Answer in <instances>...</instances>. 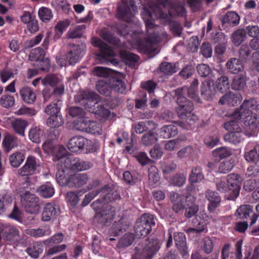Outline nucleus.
<instances>
[{
  "instance_id": "7ed1b4c3",
  "label": "nucleus",
  "mask_w": 259,
  "mask_h": 259,
  "mask_svg": "<svg viewBox=\"0 0 259 259\" xmlns=\"http://www.w3.org/2000/svg\"><path fill=\"white\" fill-rule=\"evenodd\" d=\"M98 194H100L101 200L98 199L92 203L91 206L96 211H98L96 214V218L98 221L107 226L108 223L113 219L114 215L115 209L110 206L106 207V209L99 211L103 204L108 203L112 200H117L120 198V196L117 192H112L111 189L108 186H105L100 190L92 191L84 196L81 202L82 206L88 205L91 201Z\"/></svg>"
},
{
  "instance_id": "c85d7f7f",
  "label": "nucleus",
  "mask_w": 259,
  "mask_h": 259,
  "mask_svg": "<svg viewBox=\"0 0 259 259\" xmlns=\"http://www.w3.org/2000/svg\"><path fill=\"white\" fill-rule=\"evenodd\" d=\"M246 84L245 73H241L240 75L234 76L231 83V87L234 90L241 91L244 89Z\"/></svg>"
},
{
  "instance_id": "473e14b6",
  "label": "nucleus",
  "mask_w": 259,
  "mask_h": 259,
  "mask_svg": "<svg viewBox=\"0 0 259 259\" xmlns=\"http://www.w3.org/2000/svg\"><path fill=\"white\" fill-rule=\"evenodd\" d=\"M37 191L40 196L46 198L52 197L55 193L54 188L50 183L42 185Z\"/></svg>"
},
{
  "instance_id": "aec40b11",
  "label": "nucleus",
  "mask_w": 259,
  "mask_h": 259,
  "mask_svg": "<svg viewBox=\"0 0 259 259\" xmlns=\"http://www.w3.org/2000/svg\"><path fill=\"white\" fill-rule=\"evenodd\" d=\"M242 97L239 93H234L232 92L223 95L220 99L219 104L220 105H229L234 106L239 104Z\"/></svg>"
},
{
  "instance_id": "052dcab7",
  "label": "nucleus",
  "mask_w": 259,
  "mask_h": 259,
  "mask_svg": "<svg viewBox=\"0 0 259 259\" xmlns=\"http://www.w3.org/2000/svg\"><path fill=\"white\" fill-rule=\"evenodd\" d=\"M193 201H190L186 204L185 216L188 218L194 215L198 210V206L194 204Z\"/></svg>"
},
{
  "instance_id": "603ef678",
  "label": "nucleus",
  "mask_w": 259,
  "mask_h": 259,
  "mask_svg": "<svg viewBox=\"0 0 259 259\" xmlns=\"http://www.w3.org/2000/svg\"><path fill=\"white\" fill-rule=\"evenodd\" d=\"M217 87L221 93L226 92L230 88L228 78L223 76L218 78L217 81Z\"/></svg>"
},
{
  "instance_id": "338daca9",
  "label": "nucleus",
  "mask_w": 259,
  "mask_h": 259,
  "mask_svg": "<svg viewBox=\"0 0 259 259\" xmlns=\"http://www.w3.org/2000/svg\"><path fill=\"white\" fill-rule=\"evenodd\" d=\"M213 242L208 237H205L202 241V247L206 253H210L213 248Z\"/></svg>"
},
{
  "instance_id": "bf43d9fd",
  "label": "nucleus",
  "mask_w": 259,
  "mask_h": 259,
  "mask_svg": "<svg viewBox=\"0 0 259 259\" xmlns=\"http://www.w3.org/2000/svg\"><path fill=\"white\" fill-rule=\"evenodd\" d=\"M149 181L151 184L157 183L160 179L158 169L155 166H151L149 168Z\"/></svg>"
},
{
  "instance_id": "69168bd1",
  "label": "nucleus",
  "mask_w": 259,
  "mask_h": 259,
  "mask_svg": "<svg viewBox=\"0 0 259 259\" xmlns=\"http://www.w3.org/2000/svg\"><path fill=\"white\" fill-rule=\"evenodd\" d=\"M60 82V80L53 74H49L41 80V83L44 85L54 86Z\"/></svg>"
},
{
  "instance_id": "e433bc0d",
  "label": "nucleus",
  "mask_w": 259,
  "mask_h": 259,
  "mask_svg": "<svg viewBox=\"0 0 259 259\" xmlns=\"http://www.w3.org/2000/svg\"><path fill=\"white\" fill-rule=\"evenodd\" d=\"M120 56L126 64L131 66H133L135 63L137 62L139 59L137 55L127 51L121 52Z\"/></svg>"
},
{
  "instance_id": "4c0bfd02",
  "label": "nucleus",
  "mask_w": 259,
  "mask_h": 259,
  "mask_svg": "<svg viewBox=\"0 0 259 259\" xmlns=\"http://www.w3.org/2000/svg\"><path fill=\"white\" fill-rule=\"evenodd\" d=\"M51 6L57 10H62L65 13H68L70 10V4L65 0H52Z\"/></svg>"
},
{
  "instance_id": "423d86ee",
  "label": "nucleus",
  "mask_w": 259,
  "mask_h": 259,
  "mask_svg": "<svg viewBox=\"0 0 259 259\" xmlns=\"http://www.w3.org/2000/svg\"><path fill=\"white\" fill-rule=\"evenodd\" d=\"M242 179L237 174H231L224 178L217 179L216 187L218 191L225 194L226 198L235 200L239 196Z\"/></svg>"
},
{
  "instance_id": "39448f33",
  "label": "nucleus",
  "mask_w": 259,
  "mask_h": 259,
  "mask_svg": "<svg viewBox=\"0 0 259 259\" xmlns=\"http://www.w3.org/2000/svg\"><path fill=\"white\" fill-rule=\"evenodd\" d=\"M255 106V101L253 99L246 100L234 112L232 118H234L237 123L240 121L248 126L250 130H253L259 124V117L256 113H253Z\"/></svg>"
},
{
  "instance_id": "f03ea898",
  "label": "nucleus",
  "mask_w": 259,
  "mask_h": 259,
  "mask_svg": "<svg viewBox=\"0 0 259 259\" xmlns=\"http://www.w3.org/2000/svg\"><path fill=\"white\" fill-rule=\"evenodd\" d=\"M198 85V81L197 79H195L189 88L183 87L175 90V94L177 96V112L180 118L184 120L181 123V126L186 129H189L193 125L197 118L192 113L193 109L192 102L186 99L184 95L187 94L195 102H199L200 98L197 93Z\"/></svg>"
},
{
  "instance_id": "412c9836",
  "label": "nucleus",
  "mask_w": 259,
  "mask_h": 259,
  "mask_svg": "<svg viewBox=\"0 0 259 259\" xmlns=\"http://www.w3.org/2000/svg\"><path fill=\"white\" fill-rule=\"evenodd\" d=\"M247 151L244 154L245 159L248 162H255L259 158V145L256 143H248Z\"/></svg>"
},
{
  "instance_id": "ea45409f",
  "label": "nucleus",
  "mask_w": 259,
  "mask_h": 259,
  "mask_svg": "<svg viewBox=\"0 0 259 259\" xmlns=\"http://www.w3.org/2000/svg\"><path fill=\"white\" fill-rule=\"evenodd\" d=\"M27 252L32 258H36L43 251L42 245L38 242H34L26 249Z\"/></svg>"
},
{
  "instance_id": "9d476101",
  "label": "nucleus",
  "mask_w": 259,
  "mask_h": 259,
  "mask_svg": "<svg viewBox=\"0 0 259 259\" xmlns=\"http://www.w3.org/2000/svg\"><path fill=\"white\" fill-rule=\"evenodd\" d=\"M156 218L152 214H144L137 221L134 226L137 237H145L151 231L152 226L155 225Z\"/></svg>"
},
{
  "instance_id": "f3484780",
  "label": "nucleus",
  "mask_w": 259,
  "mask_h": 259,
  "mask_svg": "<svg viewBox=\"0 0 259 259\" xmlns=\"http://www.w3.org/2000/svg\"><path fill=\"white\" fill-rule=\"evenodd\" d=\"M170 200L172 204V210L178 213L186 207L187 202L193 201L195 199L192 196L186 197L177 193H173L170 195Z\"/></svg>"
},
{
  "instance_id": "4468645a",
  "label": "nucleus",
  "mask_w": 259,
  "mask_h": 259,
  "mask_svg": "<svg viewBox=\"0 0 259 259\" xmlns=\"http://www.w3.org/2000/svg\"><path fill=\"white\" fill-rule=\"evenodd\" d=\"M22 205L26 210L31 213H37L40 209L38 198L34 194L26 191L21 196Z\"/></svg>"
},
{
  "instance_id": "c756f323",
  "label": "nucleus",
  "mask_w": 259,
  "mask_h": 259,
  "mask_svg": "<svg viewBox=\"0 0 259 259\" xmlns=\"http://www.w3.org/2000/svg\"><path fill=\"white\" fill-rule=\"evenodd\" d=\"M111 91L123 93L126 89V87L123 80L116 76H111L109 78Z\"/></svg>"
},
{
  "instance_id": "f8f14e48",
  "label": "nucleus",
  "mask_w": 259,
  "mask_h": 259,
  "mask_svg": "<svg viewBox=\"0 0 259 259\" xmlns=\"http://www.w3.org/2000/svg\"><path fill=\"white\" fill-rule=\"evenodd\" d=\"M92 142L81 136L72 137L69 141L67 147L72 152L80 153L90 152L91 150Z\"/></svg>"
},
{
  "instance_id": "8fccbe9b",
  "label": "nucleus",
  "mask_w": 259,
  "mask_h": 259,
  "mask_svg": "<svg viewBox=\"0 0 259 259\" xmlns=\"http://www.w3.org/2000/svg\"><path fill=\"white\" fill-rule=\"evenodd\" d=\"M27 125V122L24 120L16 119L13 123L15 131L20 136H24L25 130Z\"/></svg>"
},
{
  "instance_id": "5701e85b",
  "label": "nucleus",
  "mask_w": 259,
  "mask_h": 259,
  "mask_svg": "<svg viewBox=\"0 0 259 259\" xmlns=\"http://www.w3.org/2000/svg\"><path fill=\"white\" fill-rule=\"evenodd\" d=\"M227 69L232 73H243L244 67L241 61L237 58H231L226 63Z\"/></svg>"
},
{
  "instance_id": "a211bd4d",
  "label": "nucleus",
  "mask_w": 259,
  "mask_h": 259,
  "mask_svg": "<svg viewBox=\"0 0 259 259\" xmlns=\"http://www.w3.org/2000/svg\"><path fill=\"white\" fill-rule=\"evenodd\" d=\"M36 167V159L32 156H29L26 159L25 164L18 170V175L26 177V183L28 181V176L35 173Z\"/></svg>"
},
{
  "instance_id": "c03bdc74",
  "label": "nucleus",
  "mask_w": 259,
  "mask_h": 259,
  "mask_svg": "<svg viewBox=\"0 0 259 259\" xmlns=\"http://www.w3.org/2000/svg\"><path fill=\"white\" fill-rule=\"evenodd\" d=\"M25 155L22 152H16L10 155L9 159L11 165L18 167L24 161Z\"/></svg>"
},
{
  "instance_id": "3c124183",
  "label": "nucleus",
  "mask_w": 259,
  "mask_h": 259,
  "mask_svg": "<svg viewBox=\"0 0 259 259\" xmlns=\"http://www.w3.org/2000/svg\"><path fill=\"white\" fill-rule=\"evenodd\" d=\"M92 73L93 75L100 77H111V70L107 68L101 66L95 67L92 71Z\"/></svg>"
},
{
  "instance_id": "6e6552de",
  "label": "nucleus",
  "mask_w": 259,
  "mask_h": 259,
  "mask_svg": "<svg viewBox=\"0 0 259 259\" xmlns=\"http://www.w3.org/2000/svg\"><path fill=\"white\" fill-rule=\"evenodd\" d=\"M98 96L94 92H84L82 94L83 99L87 100L84 107L89 112L94 113L98 117L106 118L110 115V111L101 105L97 103Z\"/></svg>"
},
{
  "instance_id": "0e129e2a",
  "label": "nucleus",
  "mask_w": 259,
  "mask_h": 259,
  "mask_svg": "<svg viewBox=\"0 0 259 259\" xmlns=\"http://www.w3.org/2000/svg\"><path fill=\"white\" fill-rule=\"evenodd\" d=\"M45 55V52L44 50L40 48H37L31 52L29 58L31 60L38 61L44 59Z\"/></svg>"
},
{
  "instance_id": "6ab92c4d",
  "label": "nucleus",
  "mask_w": 259,
  "mask_h": 259,
  "mask_svg": "<svg viewBox=\"0 0 259 259\" xmlns=\"http://www.w3.org/2000/svg\"><path fill=\"white\" fill-rule=\"evenodd\" d=\"M60 210L59 206L54 203H48L44 207L42 213V220L49 221L56 219L59 214Z\"/></svg>"
},
{
  "instance_id": "7c9ffc66",
  "label": "nucleus",
  "mask_w": 259,
  "mask_h": 259,
  "mask_svg": "<svg viewBox=\"0 0 259 259\" xmlns=\"http://www.w3.org/2000/svg\"><path fill=\"white\" fill-rule=\"evenodd\" d=\"M159 134L164 139L170 138L177 134V128L173 124L165 125L160 129Z\"/></svg>"
},
{
  "instance_id": "49530a36",
  "label": "nucleus",
  "mask_w": 259,
  "mask_h": 259,
  "mask_svg": "<svg viewBox=\"0 0 259 259\" xmlns=\"http://www.w3.org/2000/svg\"><path fill=\"white\" fill-rule=\"evenodd\" d=\"M203 178V175L200 167H196L192 169L191 174L189 176V181L191 183H197L200 182Z\"/></svg>"
},
{
  "instance_id": "13d9d810",
  "label": "nucleus",
  "mask_w": 259,
  "mask_h": 259,
  "mask_svg": "<svg viewBox=\"0 0 259 259\" xmlns=\"http://www.w3.org/2000/svg\"><path fill=\"white\" fill-rule=\"evenodd\" d=\"M235 165V160L233 159L223 161L220 165L219 170L222 173H227L232 170Z\"/></svg>"
},
{
  "instance_id": "58836bf2",
  "label": "nucleus",
  "mask_w": 259,
  "mask_h": 259,
  "mask_svg": "<svg viewBox=\"0 0 259 259\" xmlns=\"http://www.w3.org/2000/svg\"><path fill=\"white\" fill-rule=\"evenodd\" d=\"M64 123V120L60 114L50 116L47 119V125L52 128H57L62 126Z\"/></svg>"
},
{
  "instance_id": "393cba45",
  "label": "nucleus",
  "mask_w": 259,
  "mask_h": 259,
  "mask_svg": "<svg viewBox=\"0 0 259 259\" xmlns=\"http://www.w3.org/2000/svg\"><path fill=\"white\" fill-rule=\"evenodd\" d=\"M175 244L181 254L184 256L188 255V249L186 246V238L183 233H176L174 235Z\"/></svg>"
},
{
  "instance_id": "a19ab883",
  "label": "nucleus",
  "mask_w": 259,
  "mask_h": 259,
  "mask_svg": "<svg viewBox=\"0 0 259 259\" xmlns=\"http://www.w3.org/2000/svg\"><path fill=\"white\" fill-rule=\"evenodd\" d=\"M253 212V208L248 204L241 205L236 210V215L240 219L248 218L249 214Z\"/></svg>"
},
{
  "instance_id": "de8ad7c7",
  "label": "nucleus",
  "mask_w": 259,
  "mask_h": 259,
  "mask_svg": "<svg viewBox=\"0 0 259 259\" xmlns=\"http://www.w3.org/2000/svg\"><path fill=\"white\" fill-rule=\"evenodd\" d=\"M90 120L84 116L78 117L74 122L75 128L80 131L86 132Z\"/></svg>"
},
{
  "instance_id": "a878e982",
  "label": "nucleus",
  "mask_w": 259,
  "mask_h": 259,
  "mask_svg": "<svg viewBox=\"0 0 259 259\" xmlns=\"http://www.w3.org/2000/svg\"><path fill=\"white\" fill-rule=\"evenodd\" d=\"M160 243L157 239H153L147 244L144 249V255L147 258H151L159 249Z\"/></svg>"
},
{
  "instance_id": "ddd939ff",
  "label": "nucleus",
  "mask_w": 259,
  "mask_h": 259,
  "mask_svg": "<svg viewBox=\"0 0 259 259\" xmlns=\"http://www.w3.org/2000/svg\"><path fill=\"white\" fill-rule=\"evenodd\" d=\"M92 44L99 49L100 53L97 55L96 59L100 63H104L107 61V57H113L115 53L113 50L104 43L100 38L93 37L92 39Z\"/></svg>"
},
{
  "instance_id": "864d4df0",
  "label": "nucleus",
  "mask_w": 259,
  "mask_h": 259,
  "mask_svg": "<svg viewBox=\"0 0 259 259\" xmlns=\"http://www.w3.org/2000/svg\"><path fill=\"white\" fill-rule=\"evenodd\" d=\"M232 152L228 148L223 147L214 149L212 151L213 156L216 158L223 159L230 156Z\"/></svg>"
},
{
  "instance_id": "e2e57ef3",
  "label": "nucleus",
  "mask_w": 259,
  "mask_h": 259,
  "mask_svg": "<svg viewBox=\"0 0 259 259\" xmlns=\"http://www.w3.org/2000/svg\"><path fill=\"white\" fill-rule=\"evenodd\" d=\"M15 99L13 96L4 95L0 99V104L3 107L9 108L14 105Z\"/></svg>"
},
{
  "instance_id": "37998d69",
  "label": "nucleus",
  "mask_w": 259,
  "mask_h": 259,
  "mask_svg": "<svg viewBox=\"0 0 259 259\" xmlns=\"http://www.w3.org/2000/svg\"><path fill=\"white\" fill-rule=\"evenodd\" d=\"M96 88L99 92L105 96H109L111 92L110 80L107 82L103 80H100L98 81Z\"/></svg>"
},
{
  "instance_id": "4be33fe9",
  "label": "nucleus",
  "mask_w": 259,
  "mask_h": 259,
  "mask_svg": "<svg viewBox=\"0 0 259 259\" xmlns=\"http://www.w3.org/2000/svg\"><path fill=\"white\" fill-rule=\"evenodd\" d=\"M215 90L212 81L205 80L202 83L201 93L203 98L207 100H210L215 94Z\"/></svg>"
},
{
  "instance_id": "79ce46f5",
  "label": "nucleus",
  "mask_w": 259,
  "mask_h": 259,
  "mask_svg": "<svg viewBox=\"0 0 259 259\" xmlns=\"http://www.w3.org/2000/svg\"><path fill=\"white\" fill-rule=\"evenodd\" d=\"M159 69L161 72L166 75H171L178 70V66L177 64H172L168 62L162 63Z\"/></svg>"
},
{
  "instance_id": "2f4dec72",
  "label": "nucleus",
  "mask_w": 259,
  "mask_h": 259,
  "mask_svg": "<svg viewBox=\"0 0 259 259\" xmlns=\"http://www.w3.org/2000/svg\"><path fill=\"white\" fill-rule=\"evenodd\" d=\"M29 138L33 143H39L44 138V132L39 127L31 128L29 132Z\"/></svg>"
},
{
  "instance_id": "b1692460",
  "label": "nucleus",
  "mask_w": 259,
  "mask_h": 259,
  "mask_svg": "<svg viewBox=\"0 0 259 259\" xmlns=\"http://www.w3.org/2000/svg\"><path fill=\"white\" fill-rule=\"evenodd\" d=\"M205 196L209 202L208 209L210 211H213L220 205L221 197L217 192L212 191H207Z\"/></svg>"
},
{
  "instance_id": "774afa93",
  "label": "nucleus",
  "mask_w": 259,
  "mask_h": 259,
  "mask_svg": "<svg viewBox=\"0 0 259 259\" xmlns=\"http://www.w3.org/2000/svg\"><path fill=\"white\" fill-rule=\"evenodd\" d=\"M26 233L27 235L36 238L41 237L45 235L49 234L47 231L40 228H38L37 229H28L26 230Z\"/></svg>"
},
{
  "instance_id": "bb28decb",
  "label": "nucleus",
  "mask_w": 259,
  "mask_h": 259,
  "mask_svg": "<svg viewBox=\"0 0 259 259\" xmlns=\"http://www.w3.org/2000/svg\"><path fill=\"white\" fill-rule=\"evenodd\" d=\"M84 55L83 51L77 46H74L66 56V59L70 65H73L79 61Z\"/></svg>"
},
{
  "instance_id": "cd10ccee",
  "label": "nucleus",
  "mask_w": 259,
  "mask_h": 259,
  "mask_svg": "<svg viewBox=\"0 0 259 259\" xmlns=\"http://www.w3.org/2000/svg\"><path fill=\"white\" fill-rule=\"evenodd\" d=\"M23 101L26 103L32 104L36 99V95L33 91L29 87H23L19 91Z\"/></svg>"
},
{
  "instance_id": "5fc2aeb1",
  "label": "nucleus",
  "mask_w": 259,
  "mask_h": 259,
  "mask_svg": "<svg viewBox=\"0 0 259 259\" xmlns=\"http://www.w3.org/2000/svg\"><path fill=\"white\" fill-rule=\"evenodd\" d=\"M60 102L57 103H52L48 105L45 110V112L47 114L53 116L60 114V108L61 105Z\"/></svg>"
},
{
  "instance_id": "72a5a7b5",
  "label": "nucleus",
  "mask_w": 259,
  "mask_h": 259,
  "mask_svg": "<svg viewBox=\"0 0 259 259\" xmlns=\"http://www.w3.org/2000/svg\"><path fill=\"white\" fill-rule=\"evenodd\" d=\"M4 148L7 151H10L18 145V139L14 136L6 134L2 143Z\"/></svg>"
},
{
  "instance_id": "1a4fd4ad",
  "label": "nucleus",
  "mask_w": 259,
  "mask_h": 259,
  "mask_svg": "<svg viewBox=\"0 0 259 259\" xmlns=\"http://www.w3.org/2000/svg\"><path fill=\"white\" fill-rule=\"evenodd\" d=\"M137 12V8L133 0H122L119 5L116 16L126 22L135 21L134 16Z\"/></svg>"
},
{
  "instance_id": "09e8293b",
  "label": "nucleus",
  "mask_w": 259,
  "mask_h": 259,
  "mask_svg": "<svg viewBox=\"0 0 259 259\" xmlns=\"http://www.w3.org/2000/svg\"><path fill=\"white\" fill-rule=\"evenodd\" d=\"M195 148L188 146L182 148L177 152V156L180 158L194 157L195 155Z\"/></svg>"
},
{
  "instance_id": "9b49d317",
  "label": "nucleus",
  "mask_w": 259,
  "mask_h": 259,
  "mask_svg": "<svg viewBox=\"0 0 259 259\" xmlns=\"http://www.w3.org/2000/svg\"><path fill=\"white\" fill-rule=\"evenodd\" d=\"M224 127L229 132L224 136V139L230 143L236 144L240 143L244 139V134L241 132V128L236 120H230L224 124Z\"/></svg>"
},
{
  "instance_id": "dca6fc26",
  "label": "nucleus",
  "mask_w": 259,
  "mask_h": 259,
  "mask_svg": "<svg viewBox=\"0 0 259 259\" xmlns=\"http://www.w3.org/2000/svg\"><path fill=\"white\" fill-rule=\"evenodd\" d=\"M242 241H237L234 250L231 248L230 244H225L222 250V259H242Z\"/></svg>"
},
{
  "instance_id": "0eeeda50",
  "label": "nucleus",
  "mask_w": 259,
  "mask_h": 259,
  "mask_svg": "<svg viewBox=\"0 0 259 259\" xmlns=\"http://www.w3.org/2000/svg\"><path fill=\"white\" fill-rule=\"evenodd\" d=\"M56 178L59 185L69 188H79L86 184L89 180L88 176L84 173H77L67 177V173L63 168L57 170Z\"/></svg>"
},
{
  "instance_id": "6e6d98bb",
  "label": "nucleus",
  "mask_w": 259,
  "mask_h": 259,
  "mask_svg": "<svg viewBox=\"0 0 259 259\" xmlns=\"http://www.w3.org/2000/svg\"><path fill=\"white\" fill-rule=\"evenodd\" d=\"M157 138L153 132H150L144 134L142 139V144L145 146H150L156 142Z\"/></svg>"
},
{
  "instance_id": "20e7f679",
  "label": "nucleus",
  "mask_w": 259,
  "mask_h": 259,
  "mask_svg": "<svg viewBox=\"0 0 259 259\" xmlns=\"http://www.w3.org/2000/svg\"><path fill=\"white\" fill-rule=\"evenodd\" d=\"M42 148L46 153L53 155L54 161L58 162V169L63 168L66 173H68L69 169L83 171L92 166L90 162L81 160L72 156L67 157L65 148L62 145H55L52 141H46L42 145Z\"/></svg>"
},
{
  "instance_id": "c9c22d12",
  "label": "nucleus",
  "mask_w": 259,
  "mask_h": 259,
  "mask_svg": "<svg viewBox=\"0 0 259 259\" xmlns=\"http://www.w3.org/2000/svg\"><path fill=\"white\" fill-rule=\"evenodd\" d=\"M240 20V17L234 12L227 13L223 18L222 22L224 24H228L230 26L237 25Z\"/></svg>"
},
{
  "instance_id": "a18cd8bd",
  "label": "nucleus",
  "mask_w": 259,
  "mask_h": 259,
  "mask_svg": "<svg viewBox=\"0 0 259 259\" xmlns=\"http://www.w3.org/2000/svg\"><path fill=\"white\" fill-rule=\"evenodd\" d=\"M38 15L39 19L43 22H48L53 17L52 10L45 7H42L38 11Z\"/></svg>"
},
{
  "instance_id": "680f3d73",
  "label": "nucleus",
  "mask_w": 259,
  "mask_h": 259,
  "mask_svg": "<svg viewBox=\"0 0 259 259\" xmlns=\"http://www.w3.org/2000/svg\"><path fill=\"white\" fill-rule=\"evenodd\" d=\"M134 240V235L132 233L125 234L122 236L118 244V247H125L132 244Z\"/></svg>"
},
{
  "instance_id": "4d7b16f0",
  "label": "nucleus",
  "mask_w": 259,
  "mask_h": 259,
  "mask_svg": "<svg viewBox=\"0 0 259 259\" xmlns=\"http://www.w3.org/2000/svg\"><path fill=\"white\" fill-rule=\"evenodd\" d=\"M246 37V33L244 30H238L232 35V41L235 46H239Z\"/></svg>"
},
{
  "instance_id": "f704fd0d",
  "label": "nucleus",
  "mask_w": 259,
  "mask_h": 259,
  "mask_svg": "<svg viewBox=\"0 0 259 259\" xmlns=\"http://www.w3.org/2000/svg\"><path fill=\"white\" fill-rule=\"evenodd\" d=\"M128 226V224L125 222L124 219H122L118 222L115 223L110 229L109 233L113 236L118 235L119 232L125 230Z\"/></svg>"
},
{
  "instance_id": "2eb2a0df",
  "label": "nucleus",
  "mask_w": 259,
  "mask_h": 259,
  "mask_svg": "<svg viewBox=\"0 0 259 259\" xmlns=\"http://www.w3.org/2000/svg\"><path fill=\"white\" fill-rule=\"evenodd\" d=\"M210 218L205 213H202L199 216H196L193 223V228H189L186 230V232L190 236H193L202 232L206 231L205 225L209 222Z\"/></svg>"
},
{
  "instance_id": "f257e3e1",
  "label": "nucleus",
  "mask_w": 259,
  "mask_h": 259,
  "mask_svg": "<svg viewBox=\"0 0 259 259\" xmlns=\"http://www.w3.org/2000/svg\"><path fill=\"white\" fill-rule=\"evenodd\" d=\"M148 3L144 5L142 12V17L145 23L148 33L146 38L145 50L148 52L156 51L157 43L160 41V37L157 35L155 30L159 28L154 24V20L156 19L167 20V14L162 9L168 3L167 0H147Z\"/></svg>"
}]
</instances>
